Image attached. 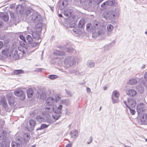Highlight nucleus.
<instances>
[{"instance_id": "nucleus-16", "label": "nucleus", "mask_w": 147, "mask_h": 147, "mask_svg": "<svg viewBox=\"0 0 147 147\" xmlns=\"http://www.w3.org/2000/svg\"><path fill=\"white\" fill-rule=\"evenodd\" d=\"M24 7L22 5H18L16 9L17 13L18 14H22L23 13L24 10Z\"/></svg>"}, {"instance_id": "nucleus-42", "label": "nucleus", "mask_w": 147, "mask_h": 147, "mask_svg": "<svg viewBox=\"0 0 147 147\" xmlns=\"http://www.w3.org/2000/svg\"><path fill=\"white\" fill-rule=\"evenodd\" d=\"M4 21L6 22H7L9 20V18L8 15L7 14H3L2 16Z\"/></svg>"}, {"instance_id": "nucleus-26", "label": "nucleus", "mask_w": 147, "mask_h": 147, "mask_svg": "<svg viewBox=\"0 0 147 147\" xmlns=\"http://www.w3.org/2000/svg\"><path fill=\"white\" fill-rule=\"evenodd\" d=\"M140 120L142 123L144 124H147V120L146 117H144V115L143 114L141 115V117Z\"/></svg>"}, {"instance_id": "nucleus-49", "label": "nucleus", "mask_w": 147, "mask_h": 147, "mask_svg": "<svg viewBox=\"0 0 147 147\" xmlns=\"http://www.w3.org/2000/svg\"><path fill=\"white\" fill-rule=\"evenodd\" d=\"M9 13L10 15L11 16V18H12L13 20H14L15 19V17H14V14L11 11H9Z\"/></svg>"}, {"instance_id": "nucleus-40", "label": "nucleus", "mask_w": 147, "mask_h": 147, "mask_svg": "<svg viewBox=\"0 0 147 147\" xmlns=\"http://www.w3.org/2000/svg\"><path fill=\"white\" fill-rule=\"evenodd\" d=\"M48 78L51 80H53L58 78V76L55 75H50L49 76Z\"/></svg>"}, {"instance_id": "nucleus-62", "label": "nucleus", "mask_w": 147, "mask_h": 147, "mask_svg": "<svg viewBox=\"0 0 147 147\" xmlns=\"http://www.w3.org/2000/svg\"><path fill=\"white\" fill-rule=\"evenodd\" d=\"M86 91L90 93L91 91L90 89L88 87L87 88H86Z\"/></svg>"}, {"instance_id": "nucleus-46", "label": "nucleus", "mask_w": 147, "mask_h": 147, "mask_svg": "<svg viewBox=\"0 0 147 147\" xmlns=\"http://www.w3.org/2000/svg\"><path fill=\"white\" fill-rule=\"evenodd\" d=\"M60 102L62 103L65 104V105H68L69 100L68 99H65V100H61Z\"/></svg>"}, {"instance_id": "nucleus-41", "label": "nucleus", "mask_w": 147, "mask_h": 147, "mask_svg": "<svg viewBox=\"0 0 147 147\" xmlns=\"http://www.w3.org/2000/svg\"><path fill=\"white\" fill-rule=\"evenodd\" d=\"M112 95H113V96L114 95V97L117 98L119 97V92L117 90H115L113 91Z\"/></svg>"}, {"instance_id": "nucleus-56", "label": "nucleus", "mask_w": 147, "mask_h": 147, "mask_svg": "<svg viewBox=\"0 0 147 147\" xmlns=\"http://www.w3.org/2000/svg\"><path fill=\"white\" fill-rule=\"evenodd\" d=\"M144 78L145 80L147 81V72H145L144 74Z\"/></svg>"}, {"instance_id": "nucleus-36", "label": "nucleus", "mask_w": 147, "mask_h": 147, "mask_svg": "<svg viewBox=\"0 0 147 147\" xmlns=\"http://www.w3.org/2000/svg\"><path fill=\"white\" fill-rule=\"evenodd\" d=\"M33 10L32 9H30L28 10H27L26 11V14L27 16H30L31 15L32 13L34 12H33Z\"/></svg>"}, {"instance_id": "nucleus-25", "label": "nucleus", "mask_w": 147, "mask_h": 147, "mask_svg": "<svg viewBox=\"0 0 147 147\" xmlns=\"http://www.w3.org/2000/svg\"><path fill=\"white\" fill-rule=\"evenodd\" d=\"M85 26L84 20V19L80 20L78 24V28H83Z\"/></svg>"}, {"instance_id": "nucleus-19", "label": "nucleus", "mask_w": 147, "mask_h": 147, "mask_svg": "<svg viewBox=\"0 0 147 147\" xmlns=\"http://www.w3.org/2000/svg\"><path fill=\"white\" fill-rule=\"evenodd\" d=\"M127 102L129 106H130L131 107H134L136 104V101L133 99H128Z\"/></svg>"}, {"instance_id": "nucleus-20", "label": "nucleus", "mask_w": 147, "mask_h": 147, "mask_svg": "<svg viewBox=\"0 0 147 147\" xmlns=\"http://www.w3.org/2000/svg\"><path fill=\"white\" fill-rule=\"evenodd\" d=\"M78 131L76 129L71 131L70 132V135L71 138H75L78 136Z\"/></svg>"}, {"instance_id": "nucleus-3", "label": "nucleus", "mask_w": 147, "mask_h": 147, "mask_svg": "<svg viewBox=\"0 0 147 147\" xmlns=\"http://www.w3.org/2000/svg\"><path fill=\"white\" fill-rule=\"evenodd\" d=\"M120 15L119 10L115 8L110 11H105L102 15V17L106 20H112L118 18Z\"/></svg>"}, {"instance_id": "nucleus-12", "label": "nucleus", "mask_w": 147, "mask_h": 147, "mask_svg": "<svg viewBox=\"0 0 147 147\" xmlns=\"http://www.w3.org/2000/svg\"><path fill=\"white\" fill-rule=\"evenodd\" d=\"M29 123L30 127L28 128V131L31 132L34 130L36 125V122L34 120L31 119L29 121Z\"/></svg>"}, {"instance_id": "nucleus-31", "label": "nucleus", "mask_w": 147, "mask_h": 147, "mask_svg": "<svg viewBox=\"0 0 147 147\" xmlns=\"http://www.w3.org/2000/svg\"><path fill=\"white\" fill-rule=\"evenodd\" d=\"M0 102L1 103H2L3 106L4 108L6 109V108L7 107V103L5 100L2 98L1 99H0Z\"/></svg>"}, {"instance_id": "nucleus-15", "label": "nucleus", "mask_w": 147, "mask_h": 147, "mask_svg": "<svg viewBox=\"0 0 147 147\" xmlns=\"http://www.w3.org/2000/svg\"><path fill=\"white\" fill-rule=\"evenodd\" d=\"M40 32L36 30L32 32V35L34 39L38 40L40 39Z\"/></svg>"}, {"instance_id": "nucleus-34", "label": "nucleus", "mask_w": 147, "mask_h": 147, "mask_svg": "<svg viewBox=\"0 0 147 147\" xmlns=\"http://www.w3.org/2000/svg\"><path fill=\"white\" fill-rule=\"evenodd\" d=\"M74 49L71 47H65V51L69 53H71L73 52Z\"/></svg>"}, {"instance_id": "nucleus-53", "label": "nucleus", "mask_w": 147, "mask_h": 147, "mask_svg": "<svg viewBox=\"0 0 147 147\" xmlns=\"http://www.w3.org/2000/svg\"><path fill=\"white\" fill-rule=\"evenodd\" d=\"M65 91L66 92V93L67 95L70 96H72V95L70 92L67 90L66 89L65 90Z\"/></svg>"}, {"instance_id": "nucleus-28", "label": "nucleus", "mask_w": 147, "mask_h": 147, "mask_svg": "<svg viewBox=\"0 0 147 147\" xmlns=\"http://www.w3.org/2000/svg\"><path fill=\"white\" fill-rule=\"evenodd\" d=\"M68 5V2L63 0V1L62 2V4L59 7V8L60 9H63L65 8Z\"/></svg>"}, {"instance_id": "nucleus-24", "label": "nucleus", "mask_w": 147, "mask_h": 147, "mask_svg": "<svg viewBox=\"0 0 147 147\" xmlns=\"http://www.w3.org/2000/svg\"><path fill=\"white\" fill-rule=\"evenodd\" d=\"M37 24L36 25V30L38 32H41L42 30V24L41 22L36 23Z\"/></svg>"}, {"instance_id": "nucleus-1", "label": "nucleus", "mask_w": 147, "mask_h": 147, "mask_svg": "<svg viewBox=\"0 0 147 147\" xmlns=\"http://www.w3.org/2000/svg\"><path fill=\"white\" fill-rule=\"evenodd\" d=\"M49 106V107H46L44 108L45 111L48 114L54 112V113L52 115L53 118L55 120H58L61 115L62 106L60 105L58 107H56L54 106Z\"/></svg>"}, {"instance_id": "nucleus-8", "label": "nucleus", "mask_w": 147, "mask_h": 147, "mask_svg": "<svg viewBox=\"0 0 147 147\" xmlns=\"http://www.w3.org/2000/svg\"><path fill=\"white\" fill-rule=\"evenodd\" d=\"M73 10L71 9H68L65 10L63 12L65 16L71 18H74V17H76V16L73 15Z\"/></svg>"}, {"instance_id": "nucleus-61", "label": "nucleus", "mask_w": 147, "mask_h": 147, "mask_svg": "<svg viewBox=\"0 0 147 147\" xmlns=\"http://www.w3.org/2000/svg\"><path fill=\"white\" fill-rule=\"evenodd\" d=\"M73 31L76 34H78V30L74 28L73 29Z\"/></svg>"}, {"instance_id": "nucleus-4", "label": "nucleus", "mask_w": 147, "mask_h": 147, "mask_svg": "<svg viewBox=\"0 0 147 147\" xmlns=\"http://www.w3.org/2000/svg\"><path fill=\"white\" fill-rule=\"evenodd\" d=\"M76 57L69 56L65 58L64 63L68 67H73L75 65L76 63Z\"/></svg>"}, {"instance_id": "nucleus-13", "label": "nucleus", "mask_w": 147, "mask_h": 147, "mask_svg": "<svg viewBox=\"0 0 147 147\" xmlns=\"http://www.w3.org/2000/svg\"><path fill=\"white\" fill-rule=\"evenodd\" d=\"M101 27V24L96 20H94L92 22V29H100Z\"/></svg>"}, {"instance_id": "nucleus-37", "label": "nucleus", "mask_w": 147, "mask_h": 147, "mask_svg": "<svg viewBox=\"0 0 147 147\" xmlns=\"http://www.w3.org/2000/svg\"><path fill=\"white\" fill-rule=\"evenodd\" d=\"M115 1L114 0H109L107 1V5L111 6L115 4Z\"/></svg>"}, {"instance_id": "nucleus-35", "label": "nucleus", "mask_w": 147, "mask_h": 147, "mask_svg": "<svg viewBox=\"0 0 147 147\" xmlns=\"http://www.w3.org/2000/svg\"><path fill=\"white\" fill-rule=\"evenodd\" d=\"M13 73L14 74L17 75L21 73H24V71L21 69L15 70L13 71Z\"/></svg>"}, {"instance_id": "nucleus-63", "label": "nucleus", "mask_w": 147, "mask_h": 147, "mask_svg": "<svg viewBox=\"0 0 147 147\" xmlns=\"http://www.w3.org/2000/svg\"><path fill=\"white\" fill-rule=\"evenodd\" d=\"M3 46V43L2 41H0V49Z\"/></svg>"}, {"instance_id": "nucleus-33", "label": "nucleus", "mask_w": 147, "mask_h": 147, "mask_svg": "<svg viewBox=\"0 0 147 147\" xmlns=\"http://www.w3.org/2000/svg\"><path fill=\"white\" fill-rule=\"evenodd\" d=\"M86 30L88 32L90 31L92 32V24L90 23H88L87 24L86 26Z\"/></svg>"}, {"instance_id": "nucleus-51", "label": "nucleus", "mask_w": 147, "mask_h": 147, "mask_svg": "<svg viewBox=\"0 0 147 147\" xmlns=\"http://www.w3.org/2000/svg\"><path fill=\"white\" fill-rule=\"evenodd\" d=\"M20 38L23 40L24 43H26V41L25 40L24 36L22 35H20L19 36Z\"/></svg>"}, {"instance_id": "nucleus-48", "label": "nucleus", "mask_w": 147, "mask_h": 147, "mask_svg": "<svg viewBox=\"0 0 147 147\" xmlns=\"http://www.w3.org/2000/svg\"><path fill=\"white\" fill-rule=\"evenodd\" d=\"M58 48H59L60 49L63 50L65 51V46L64 45H60L57 47Z\"/></svg>"}, {"instance_id": "nucleus-47", "label": "nucleus", "mask_w": 147, "mask_h": 147, "mask_svg": "<svg viewBox=\"0 0 147 147\" xmlns=\"http://www.w3.org/2000/svg\"><path fill=\"white\" fill-rule=\"evenodd\" d=\"M69 73L71 74H74L76 73L78 71L76 69H71L69 70Z\"/></svg>"}, {"instance_id": "nucleus-55", "label": "nucleus", "mask_w": 147, "mask_h": 147, "mask_svg": "<svg viewBox=\"0 0 147 147\" xmlns=\"http://www.w3.org/2000/svg\"><path fill=\"white\" fill-rule=\"evenodd\" d=\"M129 109H130V111L131 113V114L132 115H134V114H135V112H136V111H135V110H134L133 109H131L130 108Z\"/></svg>"}, {"instance_id": "nucleus-50", "label": "nucleus", "mask_w": 147, "mask_h": 147, "mask_svg": "<svg viewBox=\"0 0 147 147\" xmlns=\"http://www.w3.org/2000/svg\"><path fill=\"white\" fill-rule=\"evenodd\" d=\"M55 98V100H56V101H58L60 99L61 97L59 94H57L56 95Z\"/></svg>"}, {"instance_id": "nucleus-9", "label": "nucleus", "mask_w": 147, "mask_h": 147, "mask_svg": "<svg viewBox=\"0 0 147 147\" xmlns=\"http://www.w3.org/2000/svg\"><path fill=\"white\" fill-rule=\"evenodd\" d=\"M144 104L142 103L138 104L137 107V110L138 115L142 114L145 110Z\"/></svg>"}, {"instance_id": "nucleus-64", "label": "nucleus", "mask_w": 147, "mask_h": 147, "mask_svg": "<svg viewBox=\"0 0 147 147\" xmlns=\"http://www.w3.org/2000/svg\"><path fill=\"white\" fill-rule=\"evenodd\" d=\"M35 115V113L34 112H32L30 114V116L32 117H33Z\"/></svg>"}, {"instance_id": "nucleus-27", "label": "nucleus", "mask_w": 147, "mask_h": 147, "mask_svg": "<svg viewBox=\"0 0 147 147\" xmlns=\"http://www.w3.org/2000/svg\"><path fill=\"white\" fill-rule=\"evenodd\" d=\"M27 94L28 97L31 98L33 95V89L31 88H29L27 90Z\"/></svg>"}, {"instance_id": "nucleus-52", "label": "nucleus", "mask_w": 147, "mask_h": 147, "mask_svg": "<svg viewBox=\"0 0 147 147\" xmlns=\"http://www.w3.org/2000/svg\"><path fill=\"white\" fill-rule=\"evenodd\" d=\"M107 1L104 2L101 5V7H106L107 5Z\"/></svg>"}, {"instance_id": "nucleus-54", "label": "nucleus", "mask_w": 147, "mask_h": 147, "mask_svg": "<svg viewBox=\"0 0 147 147\" xmlns=\"http://www.w3.org/2000/svg\"><path fill=\"white\" fill-rule=\"evenodd\" d=\"M38 45V43L36 42H33L32 45V46L33 47H36Z\"/></svg>"}, {"instance_id": "nucleus-6", "label": "nucleus", "mask_w": 147, "mask_h": 147, "mask_svg": "<svg viewBox=\"0 0 147 147\" xmlns=\"http://www.w3.org/2000/svg\"><path fill=\"white\" fill-rule=\"evenodd\" d=\"M92 37L93 38H95L100 36L101 38H102L105 37L104 33L101 29H92Z\"/></svg>"}, {"instance_id": "nucleus-23", "label": "nucleus", "mask_w": 147, "mask_h": 147, "mask_svg": "<svg viewBox=\"0 0 147 147\" xmlns=\"http://www.w3.org/2000/svg\"><path fill=\"white\" fill-rule=\"evenodd\" d=\"M113 29V26L111 24L108 25L107 26V29L108 32L107 33V34L110 35L111 34V32Z\"/></svg>"}, {"instance_id": "nucleus-17", "label": "nucleus", "mask_w": 147, "mask_h": 147, "mask_svg": "<svg viewBox=\"0 0 147 147\" xmlns=\"http://www.w3.org/2000/svg\"><path fill=\"white\" fill-rule=\"evenodd\" d=\"M126 94L127 95L130 96L134 97L136 95L137 92L135 90L131 89L127 90L126 91Z\"/></svg>"}, {"instance_id": "nucleus-11", "label": "nucleus", "mask_w": 147, "mask_h": 147, "mask_svg": "<svg viewBox=\"0 0 147 147\" xmlns=\"http://www.w3.org/2000/svg\"><path fill=\"white\" fill-rule=\"evenodd\" d=\"M14 94L18 97L21 96L22 97V99L25 98V96L24 91L22 90H16L14 92Z\"/></svg>"}, {"instance_id": "nucleus-32", "label": "nucleus", "mask_w": 147, "mask_h": 147, "mask_svg": "<svg viewBox=\"0 0 147 147\" xmlns=\"http://www.w3.org/2000/svg\"><path fill=\"white\" fill-rule=\"evenodd\" d=\"M26 38L28 42L30 44H31L33 40L31 36L29 35H28L26 36Z\"/></svg>"}, {"instance_id": "nucleus-5", "label": "nucleus", "mask_w": 147, "mask_h": 147, "mask_svg": "<svg viewBox=\"0 0 147 147\" xmlns=\"http://www.w3.org/2000/svg\"><path fill=\"white\" fill-rule=\"evenodd\" d=\"M29 19L35 23L41 22L42 20L41 16L36 11H34L31 16L29 17Z\"/></svg>"}, {"instance_id": "nucleus-43", "label": "nucleus", "mask_w": 147, "mask_h": 147, "mask_svg": "<svg viewBox=\"0 0 147 147\" xmlns=\"http://www.w3.org/2000/svg\"><path fill=\"white\" fill-rule=\"evenodd\" d=\"M56 121V120H54V121H53V120L51 118V117H49L47 119L46 122L49 123H53Z\"/></svg>"}, {"instance_id": "nucleus-58", "label": "nucleus", "mask_w": 147, "mask_h": 147, "mask_svg": "<svg viewBox=\"0 0 147 147\" xmlns=\"http://www.w3.org/2000/svg\"><path fill=\"white\" fill-rule=\"evenodd\" d=\"M94 1L98 3H101L103 1V0H94Z\"/></svg>"}, {"instance_id": "nucleus-57", "label": "nucleus", "mask_w": 147, "mask_h": 147, "mask_svg": "<svg viewBox=\"0 0 147 147\" xmlns=\"http://www.w3.org/2000/svg\"><path fill=\"white\" fill-rule=\"evenodd\" d=\"M124 103L125 104L126 107L127 108L129 109L130 108V107H129V105L128 104H127V102L126 101H124Z\"/></svg>"}, {"instance_id": "nucleus-44", "label": "nucleus", "mask_w": 147, "mask_h": 147, "mask_svg": "<svg viewBox=\"0 0 147 147\" xmlns=\"http://www.w3.org/2000/svg\"><path fill=\"white\" fill-rule=\"evenodd\" d=\"M137 89L139 92L140 93L142 94L143 92L144 91V89L143 87L142 86H140L139 88H137Z\"/></svg>"}, {"instance_id": "nucleus-38", "label": "nucleus", "mask_w": 147, "mask_h": 147, "mask_svg": "<svg viewBox=\"0 0 147 147\" xmlns=\"http://www.w3.org/2000/svg\"><path fill=\"white\" fill-rule=\"evenodd\" d=\"M13 59L15 60H17L20 58L19 55L18 54L17 51H15V53L14 55L13 56Z\"/></svg>"}, {"instance_id": "nucleus-30", "label": "nucleus", "mask_w": 147, "mask_h": 147, "mask_svg": "<svg viewBox=\"0 0 147 147\" xmlns=\"http://www.w3.org/2000/svg\"><path fill=\"white\" fill-rule=\"evenodd\" d=\"M49 125V124L47 125L45 124H42L39 127H38L36 129V130L38 131V130H42L45 128H47Z\"/></svg>"}, {"instance_id": "nucleus-39", "label": "nucleus", "mask_w": 147, "mask_h": 147, "mask_svg": "<svg viewBox=\"0 0 147 147\" xmlns=\"http://www.w3.org/2000/svg\"><path fill=\"white\" fill-rule=\"evenodd\" d=\"M111 48V44L106 45L104 46L103 49L105 51H107L109 50Z\"/></svg>"}, {"instance_id": "nucleus-7", "label": "nucleus", "mask_w": 147, "mask_h": 147, "mask_svg": "<svg viewBox=\"0 0 147 147\" xmlns=\"http://www.w3.org/2000/svg\"><path fill=\"white\" fill-rule=\"evenodd\" d=\"M1 53L3 55L6 56L7 58H11L12 52L11 50L8 48H6L3 49L1 51Z\"/></svg>"}, {"instance_id": "nucleus-2", "label": "nucleus", "mask_w": 147, "mask_h": 147, "mask_svg": "<svg viewBox=\"0 0 147 147\" xmlns=\"http://www.w3.org/2000/svg\"><path fill=\"white\" fill-rule=\"evenodd\" d=\"M30 137L29 133L24 134L23 138H18L16 139L15 141L12 142V147H26V144L30 140Z\"/></svg>"}, {"instance_id": "nucleus-22", "label": "nucleus", "mask_w": 147, "mask_h": 147, "mask_svg": "<svg viewBox=\"0 0 147 147\" xmlns=\"http://www.w3.org/2000/svg\"><path fill=\"white\" fill-rule=\"evenodd\" d=\"M95 63L92 60H88L86 63L87 66L89 67L92 68L94 67Z\"/></svg>"}, {"instance_id": "nucleus-59", "label": "nucleus", "mask_w": 147, "mask_h": 147, "mask_svg": "<svg viewBox=\"0 0 147 147\" xmlns=\"http://www.w3.org/2000/svg\"><path fill=\"white\" fill-rule=\"evenodd\" d=\"M42 68H38L35 71L37 72H40L42 71Z\"/></svg>"}, {"instance_id": "nucleus-14", "label": "nucleus", "mask_w": 147, "mask_h": 147, "mask_svg": "<svg viewBox=\"0 0 147 147\" xmlns=\"http://www.w3.org/2000/svg\"><path fill=\"white\" fill-rule=\"evenodd\" d=\"M55 101V99L54 97H49L46 99V103L48 105L53 106V103Z\"/></svg>"}, {"instance_id": "nucleus-21", "label": "nucleus", "mask_w": 147, "mask_h": 147, "mask_svg": "<svg viewBox=\"0 0 147 147\" xmlns=\"http://www.w3.org/2000/svg\"><path fill=\"white\" fill-rule=\"evenodd\" d=\"M18 49L19 51L22 53L23 54H24L27 51L28 47L27 46L25 47L21 46L20 47H18Z\"/></svg>"}, {"instance_id": "nucleus-18", "label": "nucleus", "mask_w": 147, "mask_h": 147, "mask_svg": "<svg viewBox=\"0 0 147 147\" xmlns=\"http://www.w3.org/2000/svg\"><path fill=\"white\" fill-rule=\"evenodd\" d=\"M54 55L57 56H62L65 55V53L63 51L56 50L53 53Z\"/></svg>"}, {"instance_id": "nucleus-45", "label": "nucleus", "mask_w": 147, "mask_h": 147, "mask_svg": "<svg viewBox=\"0 0 147 147\" xmlns=\"http://www.w3.org/2000/svg\"><path fill=\"white\" fill-rule=\"evenodd\" d=\"M111 98L112 99V102L113 104L119 103V100L117 98L114 99L113 97V95H112Z\"/></svg>"}, {"instance_id": "nucleus-29", "label": "nucleus", "mask_w": 147, "mask_h": 147, "mask_svg": "<svg viewBox=\"0 0 147 147\" xmlns=\"http://www.w3.org/2000/svg\"><path fill=\"white\" fill-rule=\"evenodd\" d=\"M137 82V80L136 79L132 78L129 80L128 83L130 85H134L136 84Z\"/></svg>"}, {"instance_id": "nucleus-10", "label": "nucleus", "mask_w": 147, "mask_h": 147, "mask_svg": "<svg viewBox=\"0 0 147 147\" xmlns=\"http://www.w3.org/2000/svg\"><path fill=\"white\" fill-rule=\"evenodd\" d=\"M36 96L38 98L44 100L46 98L47 95L45 92L42 90H40L37 91Z\"/></svg>"}, {"instance_id": "nucleus-60", "label": "nucleus", "mask_w": 147, "mask_h": 147, "mask_svg": "<svg viewBox=\"0 0 147 147\" xmlns=\"http://www.w3.org/2000/svg\"><path fill=\"white\" fill-rule=\"evenodd\" d=\"M72 145V144L71 143L68 144L65 146V147H71Z\"/></svg>"}]
</instances>
